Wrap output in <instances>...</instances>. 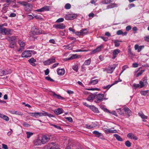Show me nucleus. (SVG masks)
I'll use <instances>...</instances> for the list:
<instances>
[{"instance_id": "1", "label": "nucleus", "mask_w": 149, "mask_h": 149, "mask_svg": "<svg viewBox=\"0 0 149 149\" xmlns=\"http://www.w3.org/2000/svg\"><path fill=\"white\" fill-rule=\"evenodd\" d=\"M30 33V35H38L41 34L42 31L40 29L34 26L32 28L31 31Z\"/></svg>"}, {"instance_id": "2", "label": "nucleus", "mask_w": 149, "mask_h": 149, "mask_svg": "<svg viewBox=\"0 0 149 149\" xmlns=\"http://www.w3.org/2000/svg\"><path fill=\"white\" fill-rule=\"evenodd\" d=\"M7 38L10 43L9 47L11 48H14L16 44V38Z\"/></svg>"}, {"instance_id": "3", "label": "nucleus", "mask_w": 149, "mask_h": 149, "mask_svg": "<svg viewBox=\"0 0 149 149\" xmlns=\"http://www.w3.org/2000/svg\"><path fill=\"white\" fill-rule=\"evenodd\" d=\"M96 97L94 102L97 103H99L102 102L104 97V95L103 94L99 93L95 96Z\"/></svg>"}, {"instance_id": "4", "label": "nucleus", "mask_w": 149, "mask_h": 149, "mask_svg": "<svg viewBox=\"0 0 149 149\" xmlns=\"http://www.w3.org/2000/svg\"><path fill=\"white\" fill-rule=\"evenodd\" d=\"M42 112H37V117H42L43 116H47L49 117H54V116L50 113L43 111Z\"/></svg>"}, {"instance_id": "5", "label": "nucleus", "mask_w": 149, "mask_h": 149, "mask_svg": "<svg viewBox=\"0 0 149 149\" xmlns=\"http://www.w3.org/2000/svg\"><path fill=\"white\" fill-rule=\"evenodd\" d=\"M33 51L30 50L25 51L22 52V56L23 58H28L31 56V54Z\"/></svg>"}, {"instance_id": "6", "label": "nucleus", "mask_w": 149, "mask_h": 149, "mask_svg": "<svg viewBox=\"0 0 149 149\" xmlns=\"http://www.w3.org/2000/svg\"><path fill=\"white\" fill-rule=\"evenodd\" d=\"M11 30L6 28H1V33L3 34L9 35L11 34Z\"/></svg>"}, {"instance_id": "7", "label": "nucleus", "mask_w": 149, "mask_h": 149, "mask_svg": "<svg viewBox=\"0 0 149 149\" xmlns=\"http://www.w3.org/2000/svg\"><path fill=\"white\" fill-rule=\"evenodd\" d=\"M103 47V45H101L100 46H98L95 49L93 50L90 54H95L97 52H99L101 51Z\"/></svg>"}, {"instance_id": "8", "label": "nucleus", "mask_w": 149, "mask_h": 149, "mask_svg": "<svg viewBox=\"0 0 149 149\" xmlns=\"http://www.w3.org/2000/svg\"><path fill=\"white\" fill-rule=\"evenodd\" d=\"M77 17V14H71L66 15L65 18L66 20H72L76 18Z\"/></svg>"}, {"instance_id": "9", "label": "nucleus", "mask_w": 149, "mask_h": 149, "mask_svg": "<svg viewBox=\"0 0 149 149\" xmlns=\"http://www.w3.org/2000/svg\"><path fill=\"white\" fill-rule=\"evenodd\" d=\"M50 9V6H44L42 8L38 9L37 10H35V11L39 12H44L45 11H48Z\"/></svg>"}, {"instance_id": "10", "label": "nucleus", "mask_w": 149, "mask_h": 149, "mask_svg": "<svg viewBox=\"0 0 149 149\" xmlns=\"http://www.w3.org/2000/svg\"><path fill=\"white\" fill-rule=\"evenodd\" d=\"M53 28L56 29H64L65 28V25L63 23L59 24H54L53 26Z\"/></svg>"}, {"instance_id": "11", "label": "nucleus", "mask_w": 149, "mask_h": 149, "mask_svg": "<svg viewBox=\"0 0 149 149\" xmlns=\"http://www.w3.org/2000/svg\"><path fill=\"white\" fill-rule=\"evenodd\" d=\"M55 58L54 57L52 58H50L47 61H45L44 62L45 65H48L50 64H51L55 63Z\"/></svg>"}, {"instance_id": "12", "label": "nucleus", "mask_w": 149, "mask_h": 149, "mask_svg": "<svg viewBox=\"0 0 149 149\" xmlns=\"http://www.w3.org/2000/svg\"><path fill=\"white\" fill-rule=\"evenodd\" d=\"M116 67L115 65H113L109 66L106 70L107 71V72L109 73H112Z\"/></svg>"}, {"instance_id": "13", "label": "nucleus", "mask_w": 149, "mask_h": 149, "mask_svg": "<svg viewBox=\"0 0 149 149\" xmlns=\"http://www.w3.org/2000/svg\"><path fill=\"white\" fill-rule=\"evenodd\" d=\"M50 140V138L46 135L42 136L41 141L42 144H45L48 142Z\"/></svg>"}, {"instance_id": "14", "label": "nucleus", "mask_w": 149, "mask_h": 149, "mask_svg": "<svg viewBox=\"0 0 149 149\" xmlns=\"http://www.w3.org/2000/svg\"><path fill=\"white\" fill-rule=\"evenodd\" d=\"M104 132L106 134L109 133H116L117 132L116 130H111V129H107L105 128L103 129Z\"/></svg>"}, {"instance_id": "15", "label": "nucleus", "mask_w": 149, "mask_h": 149, "mask_svg": "<svg viewBox=\"0 0 149 149\" xmlns=\"http://www.w3.org/2000/svg\"><path fill=\"white\" fill-rule=\"evenodd\" d=\"M33 6L31 4L27 3L24 9L27 12H30L32 10Z\"/></svg>"}, {"instance_id": "16", "label": "nucleus", "mask_w": 149, "mask_h": 149, "mask_svg": "<svg viewBox=\"0 0 149 149\" xmlns=\"http://www.w3.org/2000/svg\"><path fill=\"white\" fill-rule=\"evenodd\" d=\"M118 82H119V81H114V82L111 84V85H108L106 86H103L102 87V88L103 89H107V90H109L111 86H113V85L117 84Z\"/></svg>"}, {"instance_id": "17", "label": "nucleus", "mask_w": 149, "mask_h": 149, "mask_svg": "<svg viewBox=\"0 0 149 149\" xmlns=\"http://www.w3.org/2000/svg\"><path fill=\"white\" fill-rule=\"evenodd\" d=\"M54 113L56 115H59L63 112V110L61 108H58L53 111Z\"/></svg>"}, {"instance_id": "18", "label": "nucleus", "mask_w": 149, "mask_h": 149, "mask_svg": "<svg viewBox=\"0 0 149 149\" xmlns=\"http://www.w3.org/2000/svg\"><path fill=\"white\" fill-rule=\"evenodd\" d=\"M144 46L143 45H141L139 46L138 45H136L134 46L135 50H137L138 52H140L141 50L144 48Z\"/></svg>"}, {"instance_id": "19", "label": "nucleus", "mask_w": 149, "mask_h": 149, "mask_svg": "<svg viewBox=\"0 0 149 149\" xmlns=\"http://www.w3.org/2000/svg\"><path fill=\"white\" fill-rule=\"evenodd\" d=\"M123 109L125 111V113L129 116H130L131 114V111L127 107H123Z\"/></svg>"}, {"instance_id": "20", "label": "nucleus", "mask_w": 149, "mask_h": 149, "mask_svg": "<svg viewBox=\"0 0 149 149\" xmlns=\"http://www.w3.org/2000/svg\"><path fill=\"white\" fill-rule=\"evenodd\" d=\"M33 143L35 146L40 145L42 143L41 140H40L38 138L34 140L33 142Z\"/></svg>"}, {"instance_id": "21", "label": "nucleus", "mask_w": 149, "mask_h": 149, "mask_svg": "<svg viewBox=\"0 0 149 149\" xmlns=\"http://www.w3.org/2000/svg\"><path fill=\"white\" fill-rule=\"evenodd\" d=\"M127 137L131 139H133L135 140H136L138 139L137 137L132 133H129L127 134Z\"/></svg>"}, {"instance_id": "22", "label": "nucleus", "mask_w": 149, "mask_h": 149, "mask_svg": "<svg viewBox=\"0 0 149 149\" xmlns=\"http://www.w3.org/2000/svg\"><path fill=\"white\" fill-rule=\"evenodd\" d=\"M120 52V50L118 49L114 50L113 52V56L112 57L113 59H115L116 57V56Z\"/></svg>"}, {"instance_id": "23", "label": "nucleus", "mask_w": 149, "mask_h": 149, "mask_svg": "<svg viewBox=\"0 0 149 149\" xmlns=\"http://www.w3.org/2000/svg\"><path fill=\"white\" fill-rule=\"evenodd\" d=\"M118 6V4L115 3H110V4L107 6V9H111Z\"/></svg>"}, {"instance_id": "24", "label": "nucleus", "mask_w": 149, "mask_h": 149, "mask_svg": "<svg viewBox=\"0 0 149 149\" xmlns=\"http://www.w3.org/2000/svg\"><path fill=\"white\" fill-rule=\"evenodd\" d=\"M57 73L59 75H62L65 73V71L63 69H57Z\"/></svg>"}, {"instance_id": "25", "label": "nucleus", "mask_w": 149, "mask_h": 149, "mask_svg": "<svg viewBox=\"0 0 149 149\" xmlns=\"http://www.w3.org/2000/svg\"><path fill=\"white\" fill-rule=\"evenodd\" d=\"M53 96L55 98H57L59 100H63L65 99V98L62 97L60 95H57L54 92H52Z\"/></svg>"}, {"instance_id": "26", "label": "nucleus", "mask_w": 149, "mask_h": 149, "mask_svg": "<svg viewBox=\"0 0 149 149\" xmlns=\"http://www.w3.org/2000/svg\"><path fill=\"white\" fill-rule=\"evenodd\" d=\"M12 72V71L10 69L8 70H3L1 73V76H2L3 75H6L9 73H10Z\"/></svg>"}, {"instance_id": "27", "label": "nucleus", "mask_w": 149, "mask_h": 149, "mask_svg": "<svg viewBox=\"0 0 149 149\" xmlns=\"http://www.w3.org/2000/svg\"><path fill=\"white\" fill-rule=\"evenodd\" d=\"M95 97V94H91L89 95L86 100L88 101L92 102L93 101V99Z\"/></svg>"}, {"instance_id": "28", "label": "nucleus", "mask_w": 149, "mask_h": 149, "mask_svg": "<svg viewBox=\"0 0 149 149\" xmlns=\"http://www.w3.org/2000/svg\"><path fill=\"white\" fill-rule=\"evenodd\" d=\"M28 61L32 66H36V64L35 63V62L36 61V60L33 58H32L29 59L28 60Z\"/></svg>"}, {"instance_id": "29", "label": "nucleus", "mask_w": 149, "mask_h": 149, "mask_svg": "<svg viewBox=\"0 0 149 149\" xmlns=\"http://www.w3.org/2000/svg\"><path fill=\"white\" fill-rule=\"evenodd\" d=\"M90 108L94 112L96 113H98L99 112V111L98 108H97L94 106H90Z\"/></svg>"}, {"instance_id": "30", "label": "nucleus", "mask_w": 149, "mask_h": 149, "mask_svg": "<svg viewBox=\"0 0 149 149\" xmlns=\"http://www.w3.org/2000/svg\"><path fill=\"white\" fill-rule=\"evenodd\" d=\"M81 36H83L87 34L88 32V30L87 29H84L81 30Z\"/></svg>"}, {"instance_id": "31", "label": "nucleus", "mask_w": 149, "mask_h": 149, "mask_svg": "<svg viewBox=\"0 0 149 149\" xmlns=\"http://www.w3.org/2000/svg\"><path fill=\"white\" fill-rule=\"evenodd\" d=\"M112 2V0H102L101 3L103 4H107Z\"/></svg>"}, {"instance_id": "32", "label": "nucleus", "mask_w": 149, "mask_h": 149, "mask_svg": "<svg viewBox=\"0 0 149 149\" xmlns=\"http://www.w3.org/2000/svg\"><path fill=\"white\" fill-rule=\"evenodd\" d=\"M128 54L129 56L131 57H133L135 55L131 51V49L129 48L128 49Z\"/></svg>"}, {"instance_id": "33", "label": "nucleus", "mask_w": 149, "mask_h": 149, "mask_svg": "<svg viewBox=\"0 0 149 149\" xmlns=\"http://www.w3.org/2000/svg\"><path fill=\"white\" fill-rule=\"evenodd\" d=\"M138 115L143 119H147L148 118L147 116L145 115L142 112L139 113Z\"/></svg>"}, {"instance_id": "34", "label": "nucleus", "mask_w": 149, "mask_h": 149, "mask_svg": "<svg viewBox=\"0 0 149 149\" xmlns=\"http://www.w3.org/2000/svg\"><path fill=\"white\" fill-rule=\"evenodd\" d=\"M93 133L98 138H100V136H101L102 134L101 133L97 131H94L93 132Z\"/></svg>"}, {"instance_id": "35", "label": "nucleus", "mask_w": 149, "mask_h": 149, "mask_svg": "<svg viewBox=\"0 0 149 149\" xmlns=\"http://www.w3.org/2000/svg\"><path fill=\"white\" fill-rule=\"evenodd\" d=\"M91 62V59L89 58L88 59L85 60L83 64V65H88L90 64Z\"/></svg>"}, {"instance_id": "36", "label": "nucleus", "mask_w": 149, "mask_h": 149, "mask_svg": "<svg viewBox=\"0 0 149 149\" xmlns=\"http://www.w3.org/2000/svg\"><path fill=\"white\" fill-rule=\"evenodd\" d=\"M127 32L126 31L123 33L121 30L118 31L116 33L118 35H125L127 34Z\"/></svg>"}, {"instance_id": "37", "label": "nucleus", "mask_w": 149, "mask_h": 149, "mask_svg": "<svg viewBox=\"0 0 149 149\" xmlns=\"http://www.w3.org/2000/svg\"><path fill=\"white\" fill-rule=\"evenodd\" d=\"M114 136L116 137V139L118 141H123V139L121 138L120 136H119L118 134H115L113 135Z\"/></svg>"}, {"instance_id": "38", "label": "nucleus", "mask_w": 149, "mask_h": 149, "mask_svg": "<svg viewBox=\"0 0 149 149\" xmlns=\"http://www.w3.org/2000/svg\"><path fill=\"white\" fill-rule=\"evenodd\" d=\"M18 43L20 47H24L25 45V42L21 40H19L18 41Z\"/></svg>"}, {"instance_id": "39", "label": "nucleus", "mask_w": 149, "mask_h": 149, "mask_svg": "<svg viewBox=\"0 0 149 149\" xmlns=\"http://www.w3.org/2000/svg\"><path fill=\"white\" fill-rule=\"evenodd\" d=\"M1 118H3L6 121H8L9 120V118L5 115H3L1 114Z\"/></svg>"}, {"instance_id": "40", "label": "nucleus", "mask_w": 149, "mask_h": 149, "mask_svg": "<svg viewBox=\"0 0 149 149\" xmlns=\"http://www.w3.org/2000/svg\"><path fill=\"white\" fill-rule=\"evenodd\" d=\"M77 58H78V56L77 54H73L71 57L67 58V60H70Z\"/></svg>"}, {"instance_id": "41", "label": "nucleus", "mask_w": 149, "mask_h": 149, "mask_svg": "<svg viewBox=\"0 0 149 149\" xmlns=\"http://www.w3.org/2000/svg\"><path fill=\"white\" fill-rule=\"evenodd\" d=\"M3 2H6L8 5L10 4L11 2H13L15 1V0H2Z\"/></svg>"}, {"instance_id": "42", "label": "nucleus", "mask_w": 149, "mask_h": 149, "mask_svg": "<svg viewBox=\"0 0 149 149\" xmlns=\"http://www.w3.org/2000/svg\"><path fill=\"white\" fill-rule=\"evenodd\" d=\"M71 8V5L69 3H66L64 6V8L65 9L68 10Z\"/></svg>"}, {"instance_id": "43", "label": "nucleus", "mask_w": 149, "mask_h": 149, "mask_svg": "<svg viewBox=\"0 0 149 149\" xmlns=\"http://www.w3.org/2000/svg\"><path fill=\"white\" fill-rule=\"evenodd\" d=\"M98 82V80L97 79H95L91 81L90 84L92 85H95Z\"/></svg>"}, {"instance_id": "44", "label": "nucleus", "mask_w": 149, "mask_h": 149, "mask_svg": "<svg viewBox=\"0 0 149 149\" xmlns=\"http://www.w3.org/2000/svg\"><path fill=\"white\" fill-rule=\"evenodd\" d=\"M26 135H27V138H29L31 136H32L33 133L27 132H26Z\"/></svg>"}, {"instance_id": "45", "label": "nucleus", "mask_w": 149, "mask_h": 149, "mask_svg": "<svg viewBox=\"0 0 149 149\" xmlns=\"http://www.w3.org/2000/svg\"><path fill=\"white\" fill-rule=\"evenodd\" d=\"M85 126L86 128L88 129H91L95 127V126H93L92 125H88L87 124L85 125Z\"/></svg>"}, {"instance_id": "46", "label": "nucleus", "mask_w": 149, "mask_h": 149, "mask_svg": "<svg viewBox=\"0 0 149 149\" xmlns=\"http://www.w3.org/2000/svg\"><path fill=\"white\" fill-rule=\"evenodd\" d=\"M12 113L13 114H15L17 115L22 116L23 115V113H22L21 112L17 111H13Z\"/></svg>"}, {"instance_id": "47", "label": "nucleus", "mask_w": 149, "mask_h": 149, "mask_svg": "<svg viewBox=\"0 0 149 149\" xmlns=\"http://www.w3.org/2000/svg\"><path fill=\"white\" fill-rule=\"evenodd\" d=\"M4 5L5 6L3 8L2 11L3 13H5L6 12L7 10V8L6 7L8 6V5L7 3V4H4Z\"/></svg>"}, {"instance_id": "48", "label": "nucleus", "mask_w": 149, "mask_h": 149, "mask_svg": "<svg viewBox=\"0 0 149 149\" xmlns=\"http://www.w3.org/2000/svg\"><path fill=\"white\" fill-rule=\"evenodd\" d=\"M72 68L76 72H78V66L77 65H73L72 67Z\"/></svg>"}, {"instance_id": "49", "label": "nucleus", "mask_w": 149, "mask_h": 149, "mask_svg": "<svg viewBox=\"0 0 149 149\" xmlns=\"http://www.w3.org/2000/svg\"><path fill=\"white\" fill-rule=\"evenodd\" d=\"M120 42V41L117 40H115L114 42L115 46L116 47H118L120 45V44L119 43Z\"/></svg>"}, {"instance_id": "50", "label": "nucleus", "mask_w": 149, "mask_h": 149, "mask_svg": "<svg viewBox=\"0 0 149 149\" xmlns=\"http://www.w3.org/2000/svg\"><path fill=\"white\" fill-rule=\"evenodd\" d=\"M125 145L127 147H129L131 146V144L130 141H125Z\"/></svg>"}, {"instance_id": "51", "label": "nucleus", "mask_w": 149, "mask_h": 149, "mask_svg": "<svg viewBox=\"0 0 149 149\" xmlns=\"http://www.w3.org/2000/svg\"><path fill=\"white\" fill-rule=\"evenodd\" d=\"M29 114L32 117H33L36 118H37V112L30 113Z\"/></svg>"}, {"instance_id": "52", "label": "nucleus", "mask_w": 149, "mask_h": 149, "mask_svg": "<svg viewBox=\"0 0 149 149\" xmlns=\"http://www.w3.org/2000/svg\"><path fill=\"white\" fill-rule=\"evenodd\" d=\"M64 19L63 18H60L57 19L56 22V23H60L63 22Z\"/></svg>"}, {"instance_id": "53", "label": "nucleus", "mask_w": 149, "mask_h": 149, "mask_svg": "<svg viewBox=\"0 0 149 149\" xmlns=\"http://www.w3.org/2000/svg\"><path fill=\"white\" fill-rule=\"evenodd\" d=\"M50 124L51 126H52L54 127L55 128H56V129H57L58 130H61V127L60 126H58L57 125H56L53 124H52L51 123Z\"/></svg>"}, {"instance_id": "54", "label": "nucleus", "mask_w": 149, "mask_h": 149, "mask_svg": "<svg viewBox=\"0 0 149 149\" xmlns=\"http://www.w3.org/2000/svg\"><path fill=\"white\" fill-rule=\"evenodd\" d=\"M144 70H142L140 71V72H139L137 75H136V77H138L140 75H141L144 72Z\"/></svg>"}, {"instance_id": "55", "label": "nucleus", "mask_w": 149, "mask_h": 149, "mask_svg": "<svg viewBox=\"0 0 149 149\" xmlns=\"http://www.w3.org/2000/svg\"><path fill=\"white\" fill-rule=\"evenodd\" d=\"M65 118L70 122H72V118L71 117H65Z\"/></svg>"}, {"instance_id": "56", "label": "nucleus", "mask_w": 149, "mask_h": 149, "mask_svg": "<svg viewBox=\"0 0 149 149\" xmlns=\"http://www.w3.org/2000/svg\"><path fill=\"white\" fill-rule=\"evenodd\" d=\"M45 79L48 81H54V80H53L52 79L51 77H45Z\"/></svg>"}, {"instance_id": "57", "label": "nucleus", "mask_w": 149, "mask_h": 149, "mask_svg": "<svg viewBox=\"0 0 149 149\" xmlns=\"http://www.w3.org/2000/svg\"><path fill=\"white\" fill-rule=\"evenodd\" d=\"M27 17L29 20L32 19L34 18V17L31 15H28Z\"/></svg>"}, {"instance_id": "58", "label": "nucleus", "mask_w": 149, "mask_h": 149, "mask_svg": "<svg viewBox=\"0 0 149 149\" xmlns=\"http://www.w3.org/2000/svg\"><path fill=\"white\" fill-rule=\"evenodd\" d=\"M139 84H140V88H141L143 87L145 85L143 83V82L142 81H140L139 82Z\"/></svg>"}, {"instance_id": "59", "label": "nucleus", "mask_w": 149, "mask_h": 149, "mask_svg": "<svg viewBox=\"0 0 149 149\" xmlns=\"http://www.w3.org/2000/svg\"><path fill=\"white\" fill-rule=\"evenodd\" d=\"M142 81L143 82V83L145 85H146L148 84L146 78H145V79L143 80Z\"/></svg>"}, {"instance_id": "60", "label": "nucleus", "mask_w": 149, "mask_h": 149, "mask_svg": "<svg viewBox=\"0 0 149 149\" xmlns=\"http://www.w3.org/2000/svg\"><path fill=\"white\" fill-rule=\"evenodd\" d=\"M2 147L3 149H8V147L6 145L4 144H2Z\"/></svg>"}, {"instance_id": "61", "label": "nucleus", "mask_w": 149, "mask_h": 149, "mask_svg": "<svg viewBox=\"0 0 149 149\" xmlns=\"http://www.w3.org/2000/svg\"><path fill=\"white\" fill-rule=\"evenodd\" d=\"M68 29L70 31L72 32L73 33H75V30L73 28L70 27Z\"/></svg>"}, {"instance_id": "62", "label": "nucleus", "mask_w": 149, "mask_h": 149, "mask_svg": "<svg viewBox=\"0 0 149 149\" xmlns=\"http://www.w3.org/2000/svg\"><path fill=\"white\" fill-rule=\"evenodd\" d=\"M74 33L76 35L81 36V31H79L75 32Z\"/></svg>"}, {"instance_id": "63", "label": "nucleus", "mask_w": 149, "mask_h": 149, "mask_svg": "<svg viewBox=\"0 0 149 149\" xmlns=\"http://www.w3.org/2000/svg\"><path fill=\"white\" fill-rule=\"evenodd\" d=\"M23 125L24 127H29L30 126V125L29 124H28L26 122L24 123L23 124Z\"/></svg>"}, {"instance_id": "64", "label": "nucleus", "mask_w": 149, "mask_h": 149, "mask_svg": "<svg viewBox=\"0 0 149 149\" xmlns=\"http://www.w3.org/2000/svg\"><path fill=\"white\" fill-rule=\"evenodd\" d=\"M135 6V5L134 4L132 3L129 4L128 5V7L130 9L132 7H134Z\"/></svg>"}]
</instances>
